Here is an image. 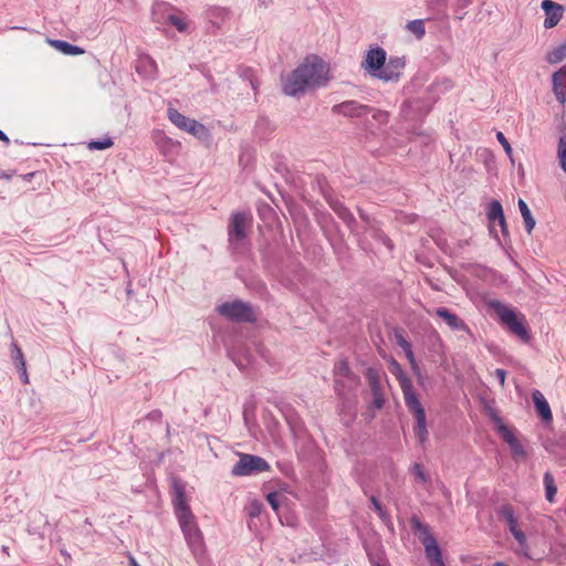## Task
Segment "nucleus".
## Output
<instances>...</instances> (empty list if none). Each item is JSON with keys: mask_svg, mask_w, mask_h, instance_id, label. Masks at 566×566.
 I'll use <instances>...</instances> for the list:
<instances>
[{"mask_svg": "<svg viewBox=\"0 0 566 566\" xmlns=\"http://www.w3.org/2000/svg\"><path fill=\"white\" fill-rule=\"evenodd\" d=\"M328 65L318 56L306 57L283 82L287 96H297L307 88L324 86L328 82Z\"/></svg>", "mask_w": 566, "mask_h": 566, "instance_id": "nucleus-1", "label": "nucleus"}, {"mask_svg": "<svg viewBox=\"0 0 566 566\" xmlns=\"http://www.w3.org/2000/svg\"><path fill=\"white\" fill-rule=\"evenodd\" d=\"M399 382L403 394L406 407L408 408L409 412L412 413L416 420L415 434L418 438L419 442L423 444L429 437V432L427 429L426 410L421 405L418 395L415 391L412 381L402 373L399 376Z\"/></svg>", "mask_w": 566, "mask_h": 566, "instance_id": "nucleus-2", "label": "nucleus"}, {"mask_svg": "<svg viewBox=\"0 0 566 566\" xmlns=\"http://www.w3.org/2000/svg\"><path fill=\"white\" fill-rule=\"evenodd\" d=\"M410 526L413 534L418 537L420 543L424 546V553L431 566H444L441 549L438 545L436 537L431 534L429 526L420 521L417 515L410 518Z\"/></svg>", "mask_w": 566, "mask_h": 566, "instance_id": "nucleus-3", "label": "nucleus"}, {"mask_svg": "<svg viewBox=\"0 0 566 566\" xmlns=\"http://www.w3.org/2000/svg\"><path fill=\"white\" fill-rule=\"evenodd\" d=\"M490 306L499 315L503 325H505L511 333L518 336L522 342L528 343L531 334L525 325L524 316L518 317L516 312L500 301H492Z\"/></svg>", "mask_w": 566, "mask_h": 566, "instance_id": "nucleus-4", "label": "nucleus"}, {"mask_svg": "<svg viewBox=\"0 0 566 566\" xmlns=\"http://www.w3.org/2000/svg\"><path fill=\"white\" fill-rule=\"evenodd\" d=\"M490 306L499 315L503 325H505L511 333L518 336L522 342L528 343L531 334L525 325L524 316L518 317L516 312L500 301H492Z\"/></svg>", "mask_w": 566, "mask_h": 566, "instance_id": "nucleus-5", "label": "nucleus"}, {"mask_svg": "<svg viewBox=\"0 0 566 566\" xmlns=\"http://www.w3.org/2000/svg\"><path fill=\"white\" fill-rule=\"evenodd\" d=\"M495 514L501 523L506 524L507 530L523 549L524 555L528 556L527 551L530 547L527 544V538L525 533L520 527L518 513L514 506L509 503L500 504L495 507Z\"/></svg>", "mask_w": 566, "mask_h": 566, "instance_id": "nucleus-6", "label": "nucleus"}, {"mask_svg": "<svg viewBox=\"0 0 566 566\" xmlns=\"http://www.w3.org/2000/svg\"><path fill=\"white\" fill-rule=\"evenodd\" d=\"M217 312L227 319L235 323H254L256 321L252 305L242 300L224 302L217 307Z\"/></svg>", "mask_w": 566, "mask_h": 566, "instance_id": "nucleus-7", "label": "nucleus"}, {"mask_svg": "<svg viewBox=\"0 0 566 566\" xmlns=\"http://www.w3.org/2000/svg\"><path fill=\"white\" fill-rule=\"evenodd\" d=\"M167 116L169 120L179 129L191 134L201 142L210 140L211 134L209 129L200 122L182 115L176 108L172 107L168 108Z\"/></svg>", "mask_w": 566, "mask_h": 566, "instance_id": "nucleus-8", "label": "nucleus"}, {"mask_svg": "<svg viewBox=\"0 0 566 566\" xmlns=\"http://www.w3.org/2000/svg\"><path fill=\"white\" fill-rule=\"evenodd\" d=\"M251 222L250 212L245 211H234L232 212L229 223H228V241L229 245L237 250L240 248L242 242L245 240L247 227Z\"/></svg>", "mask_w": 566, "mask_h": 566, "instance_id": "nucleus-9", "label": "nucleus"}, {"mask_svg": "<svg viewBox=\"0 0 566 566\" xmlns=\"http://www.w3.org/2000/svg\"><path fill=\"white\" fill-rule=\"evenodd\" d=\"M239 460L231 469L234 476L256 475L270 470V464L265 459L249 453H239Z\"/></svg>", "mask_w": 566, "mask_h": 566, "instance_id": "nucleus-10", "label": "nucleus"}, {"mask_svg": "<svg viewBox=\"0 0 566 566\" xmlns=\"http://www.w3.org/2000/svg\"><path fill=\"white\" fill-rule=\"evenodd\" d=\"M387 53L381 46L371 48L366 52L364 61H361V69L365 70L371 77L380 78L382 67L386 63Z\"/></svg>", "mask_w": 566, "mask_h": 566, "instance_id": "nucleus-11", "label": "nucleus"}, {"mask_svg": "<svg viewBox=\"0 0 566 566\" xmlns=\"http://www.w3.org/2000/svg\"><path fill=\"white\" fill-rule=\"evenodd\" d=\"M373 111V107L360 104L357 101L349 99L333 106L332 112L335 114H342L346 117L361 118L368 115Z\"/></svg>", "mask_w": 566, "mask_h": 566, "instance_id": "nucleus-12", "label": "nucleus"}, {"mask_svg": "<svg viewBox=\"0 0 566 566\" xmlns=\"http://www.w3.org/2000/svg\"><path fill=\"white\" fill-rule=\"evenodd\" d=\"M541 8L545 13V20L543 23L545 29H552L556 27L564 17V6L553 0H543Z\"/></svg>", "mask_w": 566, "mask_h": 566, "instance_id": "nucleus-13", "label": "nucleus"}, {"mask_svg": "<svg viewBox=\"0 0 566 566\" xmlns=\"http://www.w3.org/2000/svg\"><path fill=\"white\" fill-rule=\"evenodd\" d=\"M406 66L405 56H390L386 60L385 66L382 67L380 81L384 82H397L399 81L402 70Z\"/></svg>", "mask_w": 566, "mask_h": 566, "instance_id": "nucleus-14", "label": "nucleus"}, {"mask_svg": "<svg viewBox=\"0 0 566 566\" xmlns=\"http://www.w3.org/2000/svg\"><path fill=\"white\" fill-rule=\"evenodd\" d=\"M488 219L490 222V233L494 234L495 239L499 240L497 234L493 228L494 222L497 221L499 226L501 227V232L504 237L509 235L507 224L504 217L503 207L500 201L492 200L489 205L488 209Z\"/></svg>", "mask_w": 566, "mask_h": 566, "instance_id": "nucleus-15", "label": "nucleus"}, {"mask_svg": "<svg viewBox=\"0 0 566 566\" xmlns=\"http://www.w3.org/2000/svg\"><path fill=\"white\" fill-rule=\"evenodd\" d=\"M186 542L195 555L203 554V537L197 523L181 527Z\"/></svg>", "mask_w": 566, "mask_h": 566, "instance_id": "nucleus-16", "label": "nucleus"}, {"mask_svg": "<svg viewBox=\"0 0 566 566\" xmlns=\"http://www.w3.org/2000/svg\"><path fill=\"white\" fill-rule=\"evenodd\" d=\"M187 500L188 497H174V510L180 527L197 523Z\"/></svg>", "mask_w": 566, "mask_h": 566, "instance_id": "nucleus-17", "label": "nucleus"}, {"mask_svg": "<svg viewBox=\"0 0 566 566\" xmlns=\"http://www.w3.org/2000/svg\"><path fill=\"white\" fill-rule=\"evenodd\" d=\"M503 432L500 437L507 443L512 458L515 461L523 460L526 458V451L522 442L516 438L515 432L512 428H502Z\"/></svg>", "mask_w": 566, "mask_h": 566, "instance_id": "nucleus-18", "label": "nucleus"}, {"mask_svg": "<svg viewBox=\"0 0 566 566\" xmlns=\"http://www.w3.org/2000/svg\"><path fill=\"white\" fill-rule=\"evenodd\" d=\"M436 315L440 318H442L448 326L453 331H463L467 333H471L469 326L464 323L463 319H461L458 315L452 313L447 307H438L436 310Z\"/></svg>", "mask_w": 566, "mask_h": 566, "instance_id": "nucleus-19", "label": "nucleus"}, {"mask_svg": "<svg viewBox=\"0 0 566 566\" xmlns=\"http://www.w3.org/2000/svg\"><path fill=\"white\" fill-rule=\"evenodd\" d=\"M532 398L534 401V406L538 417L543 422L548 423L553 420L551 407L544 397V395L539 390H534L532 394Z\"/></svg>", "mask_w": 566, "mask_h": 566, "instance_id": "nucleus-20", "label": "nucleus"}, {"mask_svg": "<svg viewBox=\"0 0 566 566\" xmlns=\"http://www.w3.org/2000/svg\"><path fill=\"white\" fill-rule=\"evenodd\" d=\"M230 14V11L228 8L219 7V6H211L206 11V17L208 21L213 25L219 28L222 22L228 19Z\"/></svg>", "mask_w": 566, "mask_h": 566, "instance_id": "nucleus-21", "label": "nucleus"}, {"mask_svg": "<svg viewBox=\"0 0 566 566\" xmlns=\"http://www.w3.org/2000/svg\"><path fill=\"white\" fill-rule=\"evenodd\" d=\"M365 231L368 232L375 240L381 242L388 250L394 249V243L390 238L382 231L380 222H371L369 227H365Z\"/></svg>", "mask_w": 566, "mask_h": 566, "instance_id": "nucleus-22", "label": "nucleus"}, {"mask_svg": "<svg viewBox=\"0 0 566 566\" xmlns=\"http://www.w3.org/2000/svg\"><path fill=\"white\" fill-rule=\"evenodd\" d=\"M334 374L336 376H342V377L348 379L349 381H352L355 385H357L359 382L358 376H356L352 371L347 359H342V360H339L338 363L335 364V366H334Z\"/></svg>", "mask_w": 566, "mask_h": 566, "instance_id": "nucleus-23", "label": "nucleus"}, {"mask_svg": "<svg viewBox=\"0 0 566 566\" xmlns=\"http://www.w3.org/2000/svg\"><path fill=\"white\" fill-rule=\"evenodd\" d=\"M281 493L292 494L291 485L281 480H271L265 485L264 495H280Z\"/></svg>", "mask_w": 566, "mask_h": 566, "instance_id": "nucleus-24", "label": "nucleus"}, {"mask_svg": "<svg viewBox=\"0 0 566 566\" xmlns=\"http://www.w3.org/2000/svg\"><path fill=\"white\" fill-rule=\"evenodd\" d=\"M50 44L65 55H80L84 53V50L80 46L70 44L62 40H51Z\"/></svg>", "mask_w": 566, "mask_h": 566, "instance_id": "nucleus-25", "label": "nucleus"}, {"mask_svg": "<svg viewBox=\"0 0 566 566\" xmlns=\"http://www.w3.org/2000/svg\"><path fill=\"white\" fill-rule=\"evenodd\" d=\"M517 205L524 220L525 230L528 234H531L536 224V221L531 212V209L523 199H518Z\"/></svg>", "mask_w": 566, "mask_h": 566, "instance_id": "nucleus-26", "label": "nucleus"}, {"mask_svg": "<svg viewBox=\"0 0 566 566\" xmlns=\"http://www.w3.org/2000/svg\"><path fill=\"white\" fill-rule=\"evenodd\" d=\"M370 502L373 505V509L378 514L379 518L382 521V523L391 531L394 532V523L391 521V517L389 513L386 511L384 505L381 504L379 497H370Z\"/></svg>", "mask_w": 566, "mask_h": 566, "instance_id": "nucleus-27", "label": "nucleus"}, {"mask_svg": "<svg viewBox=\"0 0 566 566\" xmlns=\"http://www.w3.org/2000/svg\"><path fill=\"white\" fill-rule=\"evenodd\" d=\"M552 91L556 99L564 104L566 102V91L564 85V78L558 77L557 74L552 75Z\"/></svg>", "mask_w": 566, "mask_h": 566, "instance_id": "nucleus-28", "label": "nucleus"}, {"mask_svg": "<svg viewBox=\"0 0 566 566\" xmlns=\"http://www.w3.org/2000/svg\"><path fill=\"white\" fill-rule=\"evenodd\" d=\"M158 77V67L156 62L148 55L144 54V80L155 81Z\"/></svg>", "mask_w": 566, "mask_h": 566, "instance_id": "nucleus-29", "label": "nucleus"}, {"mask_svg": "<svg viewBox=\"0 0 566 566\" xmlns=\"http://www.w3.org/2000/svg\"><path fill=\"white\" fill-rule=\"evenodd\" d=\"M566 57V41L549 51L546 55V61L549 64H557Z\"/></svg>", "mask_w": 566, "mask_h": 566, "instance_id": "nucleus-30", "label": "nucleus"}, {"mask_svg": "<svg viewBox=\"0 0 566 566\" xmlns=\"http://www.w3.org/2000/svg\"><path fill=\"white\" fill-rule=\"evenodd\" d=\"M170 6L167 2H157L154 4L151 9V14L154 19L158 22L166 21V14L170 12Z\"/></svg>", "mask_w": 566, "mask_h": 566, "instance_id": "nucleus-31", "label": "nucleus"}, {"mask_svg": "<svg viewBox=\"0 0 566 566\" xmlns=\"http://www.w3.org/2000/svg\"><path fill=\"white\" fill-rule=\"evenodd\" d=\"M365 377L368 381V385L370 387V391L381 389L380 386V375L379 371L376 368L368 367L365 371Z\"/></svg>", "mask_w": 566, "mask_h": 566, "instance_id": "nucleus-32", "label": "nucleus"}, {"mask_svg": "<svg viewBox=\"0 0 566 566\" xmlns=\"http://www.w3.org/2000/svg\"><path fill=\"white\" fill-rule=\"evenodd\" d=\"M365 377L368 381V385L370 387V391L381 389L380 386V375L379 371L376 368L368 367L365 371Z\"/></svg>", "mask_w": 566, "mask_h": 566, "instance_id": "nucleus-33", "label": "nucleus"}, {"mask_svg": "<svg viewBox=\"0 0 566 566\" xmlns=\"http://www.w3.org/2000/svg\"><path fill=\"white\" fill-rule=\"evenodd\" d=\"M181 147V144L179 142H175L170 138H167L160 145L161 151L165 156H175L179 153V149Z\"/></svg>", "mask_w": 566, "mask_h": 566, "instance_id": "nucleus-34", "label": "nucleus"}, {"mask_svg": "<svg viewBox=\"0 0 566 566\" xmlns=\"http://www.w3.org/2000/svg\"><path fill=\"white\" fill-rule=\"evenodd\" d=\"M407 29L413 33L417 39H421L426 33L424 22L421 19L409 21L407 23Z\"/></svg>", "mask_w": 566, "mask_h": 566, "instance_id": "nucleus-35", "label": "nucleus"}, {"mask_svg": "<svg viewBox=\"0 0 566 566\" xmlns=\"http://www.w3.org/2000/svg\"><path fill=\"white\" fill-rule=\"evenodd\" d=\"M488 416H489L490 420L493 422L494 428L499 434L503 432L502 428H509L503 422V419L500 417L499 412L494 408H491V407L488 408Z\"/></svg>", "mask_w": 566, "mask_h": 566, "instance_id": "nucleus-36", "label": "nucleus"}, {"mask_svg": "<svg viewBox=\"0 0 566 566\" xmlns=\"http://www.w3.org/2000/svg\"><path fill=\"white\" fill-rule=\"evenodd\" d=\"M165 22L171 23L180 32H185L188 28L186 20L181 17L174 14V13H167Z\"/></svg>", "mask_w": 566, "mask_h": 566, "instance_id": "nucleus-37", "label": "nucleus"}, {"mask_svg": "<svg viewBox=\"0 0 566 566\" xmlns=\"http://www.w3.org/2000/svg\"><path fill=\"white\" fill-rule=\"evenodd\" d=\"M373 401L369 403L368 409L380 410L385 406V398L381 389L370 391Z\"/></svg>", "mask_w": 566, "mask_h": 566, "instance_id": "nucleus-38", "label": "nucleus"}, {"mask_svg": "<svg viewBox=\"0 0 566 566\" xmlns=\"http://www.w3.org/2000/svg\"><path fill=\"white\" fill-rule=\"evenodd\" d=\"M264 507L263 502L259 501L258 499H254L250 502L248 506H245V511L248 515L253 518L260 516L262 510Z\"/></svg>", "mask_w": 566, "mask_h": 566, "instance_id": "nucleus-39", "label": "nucleus"}, {"mask_svg": "<svg viewBox=\"0 0 566 566\" xmlns=\"http://www.w3.org/2000/svg\"><path fill=\"white\" fill-rule=\"evenodd\" d=\"M113 146V140L109 137H105L101 140H91L87 144L88 149L91 150H104Z\"/></svg>", "mask_w": 566, "mask_h": 566, "instance_id": "nucleus-40", "label": "nucleus"}, {"mask_svg": "<svg viewBox=\"0 0 566 566\" xmlns=\"http://www.w3.org/2000/svg\"><path fill=\"white\" fill-rule=\"evenodd\" d=\"M545 495H556L557 486L551 472L544 474Z\"/></svg>", "mask_w": 566, "mask_h": 566, "instance_id": "nucleus-41", "label": "nucleus"}, {"mask_svg": "<svg viewBox=\"0 0 566 566\" xmlns=\"http://www.w3.org/2000/svg\"><path fill=\"white\" fill-rule=\"evenodd\" d=\"M557 156L562 169L566 172V137H560L558 140Z\"/></svg>", "mask_w": 566, "mask_h": 566, "instance_id": "nucleus-42", "label": "nucleus"}, {"mask_svg": "<svg viewBox=\"0 0 566 566\" xmlns=\"http://www.w3.org/2000/svg\"><path fill=\"white\" fill-rule=\"evenodd\" d=\"M13 348H14L13 359H14V361H18L20 365V368L23 369V375L25 376V384H27L29 381V377H28L27 369H25V361L23 358V354H22L21 349L15 344H13Z\"/></svg>", "mask_w": 566, "mask_h": 566, "instance_id": "nucleus-43", "label": "nucleus"}, {"mask_svg": "<svg viewBox=\"0 0 566 566\" xmlns=\"http://www.w3.org/2000/svg\"><path fill=\"white\" fill-rule=\"evenodd\" d=\"M369 114H371L373 119L380 125L388 123L389 113L386 111L373 108V111Z\"/></svg>", "mask_w": 566, "mask_h": 566, "instance_id": "nucleus-44", "label": "nucleus"}, {"mask_svg": "<svg viewBox=\"0 0 566 566\" xmlns=\"http://www.w3.org/2000/svg\"><path fill=\"white\" fill-rule=\"evenodd\" d=\"M328 206L331 209L337 214H342V212L347 208L342 201L335 198L326 197Z\"/></svg>", "mask_w": 566, "mask_h": 566, "instance_id": "nucleus-45", "label": "nucleus"}, {"mask_svg": "<svg viewBox=\"0 0 566 566\" xmlns=\"http://www.w3.org/2000/svg\"><path fill=\"white\" fill-rule=\"evenodd\" d=\"M496 138L499 140V143L503 146L506 155L510 157V159L512 160V163L514 161L513 157H512V153H513V149L509 143V140L505 138L504 134L499 132L496 134Z\"/></svg>", "mask_w": 566, "mask_h": 566, "instance_id": "nucleus-46", "label": "nucleus"}, {"mask_svg": "<svg viewBox=\"0 0 566 566\" xmlns=\"http://www.w3.org/2000/svg\"><path fill=\"white\" fill-rule=\"evenodd\" d=\"M395 338H396V343L399 347L402 348V350L406 353V352H409V349L412 348L411 344L409 340H407L405 338V336L401 334V333H396L395 334Z\"/></svg>", "mask_w": 566, "mask_h": 566, "instance_id": "nucleus-47", "label": "nucleus"}, {"mask_svg": "<svg viewBox=\"0 0 566 566\" xmlns=\"http://www.w3.org/2000/svg\"><path fill=\"white\" fill-rule=\"evenodd\" d=\"M269 502V504L271 505L272 510L277 514V516H280V509L283 504V499L284 497H265Z\"/></svg>", "mask_w": 566, "mask_h": 566, "instance_id": "nucleus-48", "label": "nucleus"}, {"mask_svg": "<svg viewBox=\"0 0 566 566\" xmlns=\"http://www.w3.org/2000/svg\"><path fill=\"white\" fill-rule=\"evenodd\" d=\"M171 485L174 489V495H185V486L176 478L171 479Z\"/></svg>", "mask_w": 566, "mask_h": 566, "instance_id": "nucleus-49", "label": "nucleus"}, {"mask_svg": "<svg viewBox=\"0 0 566 566\" xmlns=\"http://www.w3.org/2000/svg\"><path fill=\"white\" fill-rule=\"evenodd\" d=\"M357 212L359 218L365 222L366 227H369L371 222H376L377 220L373 217H370L367 212H365L363 209L357 208Z\"/></svg>", "mask_w": 566, "mask_h": 566, "instance_id": "nucleus-50", "label": "nucleus"}, {"mask_svg": "<svg viewBox=\"0 0 566 566\" xmlns=\"http://www.w3.org/2000/svg\"><path fill=\"white\" fill-rule=\"evenodd\" d=\"M405 354H406V357H407V359H408L412 370L413 371H419V367H418V364L416 361V357H415L412 348L409 349V352H406Z\"/></svg>", "mask_w": 566, "mask_h": 566, "instance_id": "nucleus-51", "label": "nucleus"}, {"mask_svg": "<svg viewBox=\"0 0 566 566\" xmlns=\"http://www.w3.org/2000/svg\"><path fill=\"white\" fill-rule=\"evenodd\" d=\"M163 413L160 410H153L146 417V419L150 422H158L160 424Z\"/></svg>", "mask_w": 566, "mask_h": 566, "instance_id": "nucleus-52", "label": "nucleus"}, {"mask_svg": "<svg viewBox=\"0 0 566 566\" xmlns=\"http://www.w3.org/2000/svg\"><path fill=\"white\" fill-rule=\"evenodd\" d=\"M345 224H346V227L349 229V231L353 234H356V231H357V220H356V218L354 216Z\"/></svg>", "mask_w": 566, "mask_h": 566, "instance_id": "nucleus-53", "label": "nucleus"}, {"mask_svg": "<svg viewBox=\"0 0 566 566\" xmlns=\"http://www.w3.org/2000/svg\"><path fill=\"white\" fill-rule=\"evenodd\" d=\"M495 376L499 379L501 386H504L505 378H506V371L502 368H497V369H495Z\"/></svg>", "mask_w": 566, "mask_h": 566, "instance_id": "nucleus-54", "label": "nucleus"}, {"mask_svg": "<svg viewBox=\"0 0 566 566\" xmlns=\"http://www.w3.org/2000/svg\"><path fill=\"white\" fill-rule=\"evenodd\" d=\"M354 214L349 211L348 208H346L342 214L338 216V218L346 223Z\"/></svg>", "mask_w": 566, "mask_h": 566, "instance_id": "nucleus-55", "label": "nucleus"}, {"mask_svg": "<svg viewBox=\"0 0 566 566\" xmlns=\"http://www.w3.org/2000/svg\"><path fill=\"white\" fill-rule=\"evenodd\" d=\"M413 470L415 472L417 473V475L421 479V480H424V474H423V471L421 469V465L418 464V463H415L413 464Z\"/></svg>", "mask_w": 566, "mask_h": 566, "instance_id": "nucleus-56", "label": "nucleus"}, {"mask_svg": "<svg viewBox=\"0 0 566 566\" xmlns=\"http://www.w3.org/2000/svg\"><path fill=\"white\" fill-rule=\"evenodd\" d=\"M472 3V0H457V6L460 9H465Z\"/></svg>", "mask_w": 566, "mask_h": 566, "instance_id": "nucleus-57", "label": "nucleus"}, {"mask_svg": "<svg viewBox=\"0 0 566 566\" xmlns=\"http://www.w3.org/2000/svg\"><path fill=\"white\" fill-rule=\"evenodd\" d=\"M553 74H557L558 77L564 78L566 76V65L562 66L558 71Z\"/></svg>", "mask_w": 566, "mask_h": 566, "instance_id": "nucleus-58", "label": "nucleus"}, {"mask_svg": "<svg viewBox=\"0 0 566 566\" xmlns=\"http://www.w3.org/2000/svg\"><path fill=\"white\" fill-rule=\"evenodd\" d=\"M430 2L438 7H444L447 4V0H430Z\"/></svg>", "mask_w": 566, "mask_h": 566, "instance_id": "nucleus-59", "label": "nucleus"}, {"mask_svg": "<svg viewBox=\"0 0 566 566\" xmlns=\"http://www.w3.org/2000/svg\"><path fill=\"white\" fill-rule=\"evenodd\" d=\"M0 140L4 142L6 144L10 143L9 137L0 129Z\"/></svg>", "mask_w": 566, "mask_h": 566, "instance_id": "nucleus-60", "label": "nucleus"}, {"mask_svg": "<svg viewBox=\"0 0 566 566\" xmlns=\"http://www.w3.org/2000/svg\"><path fill=\"white\" fill-rule=\"evenodd\" d=\"M129 562H130L132 566H135V564H138V562L133 556H129Z\"/></svg>", "mask_w": 566, "mask_h": 566, "instance_id": "nucleus-61", "label": "nucleus"}, {"mask_svg": "<svg viewBox=\"0 0 566 566\" xmlns=\"http://www.w3.org/2000/svg\"><path fill=\"white\" fill-rule=\"evenodd\" d=\"M493 566H507V565L505 563H503V562H495L493 564Z\"/></svg>", "mask_w": 566, "mask_h": 566, "instance_id": "nucleus-62", "label": "nucleus"}, {"mask_svg": "<svg viewBox=\"0 0 566 566\" xmlns=\"http://www.w3.org/2000/svg\"><path fill=\"white\" fill-rule=\"evenodd\" d=\"M2 552L6 553L7 555H9V547L3 545L2 546Z\"/></svg>", "mask_w": 566, "mask_h": 566, "instance_id": "nucleus-63", "label": "nucleus"}, {"mask_svg": "<svg viewBox=\"0 0 566 566\" xmlns=\"http://www.w3.org/2000/svg\"><path fill=\"white\" fill-rule=\"evenodd\" d=\"M262 6H266L268 4V0H258Z\"/></svg>", "mask_w": 566, "mask_h": 566, "instance_id": "nucleus-64", "label": "nucleus"}]
</instances>
